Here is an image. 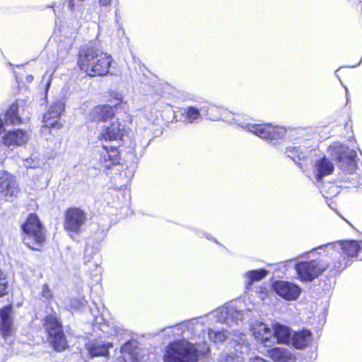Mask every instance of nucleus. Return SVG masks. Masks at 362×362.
I'll use <instances>...</instances> for the list:
<instances>
[{"label": "nucleus", "instance_id": "nucleus-28", "mask_svg": "<svg viewBox=\"0 0 362 362\" xmlns=\"http://www.w3.org/2000/svg\"><path fill=\"white\" fill-rule=\"evenodd\" d=\"M8 283L6 274L0 269V298L8 294Z\"/></svg>", "mask_w": 362, "mask_h": 362}, {"label": "nucleus", "instance_id": "nucleus-26", "mask_svg": "<svg viewBox=\"0 0 362 362\" xmlns=\"http://www.w3.org/2000/svg\"><path fill=\"white\" fill-rule=\"evenodd\" d=\"M267 274V271L265 269L258 270H250L247 272L246 276L248 279L247 285H251L255 281H259L264 279Z\"/></svg>", "mask_w": 362, "mask_h": 362}, {"label": "nucleus", "instance_id": "nucleus-27", "mask_svg": "<svg viewBox=\"0 0 362 362\" xmlns=\"http://www.w3.org/2000/svg\"><path fill=\"white\" fill-rule=\"evenodd\" d=\"M136 346L134 344V342L132 341H127L120 347V353L121 354H129L133 356H138V353L136 351Z\"/></svg>", "mask_w": 362, "mask_h": 362}, {"label": "nucleus", "instance_id": "nucleus-25", "mask_svg": "<svg viewBox=\"0 0 362 362\" xmlns=\"http://www.w3.org/2000/svg\"><path fill=\"white\" fill-rule=\"evenodd\" d=\"M182 116L185 122L192 124L202 118L201 110L194 106H188L184 109Z\"/></svg>", "mask_w": 362, "mask_h": 362}, {"label": "nucleus", "instance_id": "nucleus-3", "mask_svg": "<svg viewBox=\"0 0 362 362\" xmlns=\"http://www.w3.org/2000/svg\"><path fill=\"white\" fill-rule=\"evenodd\" d=\"M23 240L33 250H40L46 243V228L35 213L28 214L21 225Z\"/></svg>", "mask_w": 362, "mask_h": 362}, {"label": "nucleus", "instance_id": "nucleus-15", "mask_svg": "<svg viewBox=\"0 0 362 362\" xmlns=\"http://www.w3.org/2000/svg\"><path fill=\"white\" fill-rule=\"evenodd\" d=\"M60 115L59 108L51 106L44 115L42 130L51 132L53 129H60L62 127Z\"/></svg>", "mask_w": 362, "mask_h": 362}, {"label": "nucleus", "instance_id": "nucleus-31", "mask_svg": "<svg viewBox=\"0 0 362 362\" xmlns=\"http://www.w3.org/2000/svg\"><path fill=\"white\" fill-rule=\"evenodd\" d=\"M117 362H139L138 356H133L129 354H121L117 360Z\"/></svg>", "mask_w": 362, "mask_h": 362}, {"label": "nucleus", "instance_id": "nucleus-16", "mask_svg": "<svg viewBox=\"0 0 362 362\" xmlns=\"http://www.w3.org/2000/svg\"><path fill=\"white\" fill-rule=\"evenodd\" d=\"M29 139L27 132L24 129H17L7 131L4 134L3 146L7 147H17L25 144Z\"/></svg>", "mask_w": 362, "mask_h": 362}, {"label": "nucleus", "instance_id": "nucleus-13", "mask_svg": "<svg viewBox=\"0 0 362 362\" xmlns=\"http://www.w3.org/2000/svg\"><path fill=\"white\" fill-rule=\"evenodd\" d=\"M13 306L6 305L0 309V334L7 339L13 334Z\"/></svg>", "mask_w": 362, "mask_h": 362}, {"label": "nucleus", "instance_id": "nucleus-23", "mask_svg": "<svg viewBox=\"0 0 362 362\" xmlns=\"http://www.w3.org/2000/svg\"><path fill=\"white\" fill-rule=\"evenodd\" d=\"M342 251V256L347 257H357L361 251L360 243L356 240H343L339 243Z\"/></svg>", "mask_w": 362, "mask_h": 362}, {"label": "nucleus", "instance_id": "nucleus-37", "mask_svg": "<svg viewBox=\"0 0 362 362\" xmlns=\"http://www.w3.org/2000/svg\"><path fill=\"white\" fill-rule=\"evenodd\" d=\"M25 79L28 83H31L33 81L34 78L32 75H28Z\"/></svg>", "mask_w": 362, "mask_h": 362}, {"label": "nucleus", "instance_id": "nucleus-38", "mask_svg": "<svg viewBox=\"0 0 362 362\" xmlns=\"http://www.w3.org/2000/svg\"><path fill=\"white\" fill-rule=\"evenodd\" d=\"M358 1H359L360 3H362V0H358Z\"/></svg>", "mask_w": 362, "mask_h": 362}, {"label": "nucleus", "instance_id": "nucleus-29", "mask_svg": "<svg viewBox=\"0 0 362 362\" xmlns=\"http://www.w3.org/2000/svg\"><path fill=\"white\" fill-rule=\"evenodd\" d=\"M336 160L341 163V168L344 166V163H351L354 162V158L348 155L346 151L339 152L336 156Z\"/></svg>", "mask_w": 362, "mask_h": 362}, {"label": "nucleus", "instance_id": "nucleus-5", "mask_svg": "<svg viewBox=\"0 0 362 362\" xmlns=\"http://www.w3.org/2000/svg\"><path fill=\"white\" fill-rule=\"evenodd\" d=\"M86 211L79 206H70L64 211L63 228L70 236L82 233L88 222Z\"/></svg>", "mask_w": 362, "mask_h": 362}, {"label": "nucleus", "instance_id": "nucleus-9", "mask_svg": "<svg viewBox=\"0 0 362 362\" xmlns=\"http://www.w3.org/2000/svg\"><path fill=\"white\" fill-rule=\"evenodd\" d=\"M247 128L250 132L267 141L283 139L287 133L285 127L271 123L248 124Z\"/></svg>", "mask_w": 362, "mask_h": 362}, {"label": "nucleus", "instance_id": "nucleus-7", "mask_svg": "<svg viewBox=\"0 0 362 362\" xmlns=\"http://www.w3.org/2000/svg\"><path fill=\"white\" fill-rule=\"evenodd\" d=\"M322 255L317 259L298 262L295 265L298 278L302 281H311L325 272Z\"/></svg>", "mask_w": 362, "mask_h": 362}, {"label": "nucleus", "instance_id": "nucleus-24", "mask_svg": "<svg viewBox=\"0 0 362 362\" xmlns=\"http://www.w3.org/2000/svg\"><path fill=\"white\" fill-rule=\"evenodd\" d=\"M19 104L14 102L9 105L4 114L6 124L11 125H19L23 123V119L18 113Z\"/></svg>", "mask_w": 362, "mask_h": 362}, {"label": "nucleus", "instance_id": "nucleus-20", "mask_svg": "<svg viewBox=\"0 0 362 362\" xmlns=\"http://www.w3.org/2000/svg\"><path fill=\"white\" fill-rule=\"evenodd\" d=\"M272 330L273 337L276 338L277 344H290L292 333L289 327L276 322L273 325Z\"/></svg>", "mask_w": 362, "mask_h": 362}, {"label": "nucleus", "instance_id": "nucleus-1", "mask_svg": "<svg viewBox=\"0 0 362 362\" xmlns=\"http://www.w3.org/2000/svg\"><path fill=\"white\" fill-rule=\"evenodd\" d=\"M76 60L81 73L90 77H98L110 73L112 57L96 45L90 44L78 48Z\"/></svg>", "mask_w": 362, "mask_h": 362}, {"label": "nucleus", "instance_id": "nucleus-36", "mask_svg": "<svg viewBox=\"0 0 362 362\" xmlns=\"http://www.w3.org/2000/svg\"><path fill=\"white\" fill-rule=\"evenodd\" d=\"M78 1L81 2L84 0H78ZM68 6L70 9L73 10L75 7V0H68Z\"/></svg>", "mask_w": 362, "mask_h": 362}, {"label": "nucleus", "instance_id": "nucleus-6", "mask_svg": "<svg viewBox=\"0 0 362 362\" xmlns=\"http://www.w3.org/2000/svg\"><path fill=\"white\" fill-rule=\"evenodd\" d=\"M168 348L171 354L165 358L164 362H198L199 352L192 344L175 341Z\"/></svg>", "mask_w": 362, "mask_h": 362}, {"label": "nucleus", "instance_id": "nucleus-19", "mask_svg": "<svg viewBox=\"0 0 362 362\" xmlns=\"http://www.w3.org/2000/svg\"><path fill=\"white\" fill-rule=\"evenodd\" d=\"M112 346L113 344L111 342L103 343L100 341L93 340L86 345V349L90 358L98 356L107 357L110 354L109 350Z\"/></svg>", "mask_w": 362, "mask_h": 362}, {"label": "nucleus", "instance_id": "nucleus-4", "mask_svg": "<svg viewBox=\"0 0 362 362\" xmlns=\"http://www.w3.org/2000/svg\"><path fill=\"white\" fill-rule=\"evenodd\" d=\"M42 326L47 334V339L52 349L57 352H62L69 349L63 324L56 314L45 316Z\"/></svg>", "mask_w": 362, "mask_h": 362}, {"label": "nucleus", "instance_id": "nucleus-12", "mask_svg": "<svg viewBox=\"0 0 362 362\" xmlns=\"http://www.w3.org/2000/svg\"><path fill=\"white\" fill-rule=\"evenodd\" d=\"M102 151L99 154V162L106 170L120 164L121 151L119 146L103 144Z\"/></svg>", "mask_w": 362, "mask_h": 362}, {"label": "nucleus", "instance_id": "nucleus-34", "mask_svg": "<svg viewBox=\"0 0 362 362\" xmlns=\"http://www.w3.org/2000/svg\"><path fill=\"white\" fill-rule=\"evenodd\" d=\"M299 152V148L298 147H288L286 148V153H288V156L295 159L296 157L299 158V155L296 154Z\"/></svg>", "mask_w": 362, "mask_h": 362}, {"label": "nucleus", "instance_id": "nucleus-32", "mask_svg": "<svg viewBox=\"0 0 362 362\" xmlns=\"http://www.w3.org/2000/svg\"><path fill=\"white\" fill-rule=\"evenodd\" d=\"M117 1V0H98V6L100 11H102V9L110 11L112 5Z\"/></svg>", "mask_w": 362, "mask_h": 362}, {"label": "nucleus", "instance_id": "nucleus-35", "mask_svg": "<svg viewBox=\"0 0 362 362\" xmlns=\"http://www.w3.org/2000/svg\"><path fill=\"white\" fill-rule=\"evenodd\" d=\"M4 128V124L2 119H0V145H3L4 139V134L6 132Z\"/></svg>", "mask_w": 362, "mask_h": 362}, {"label": "nucleus", "instance_id": "nucleus-8", "mask_svg": "<svg viewBox=\"0 0 362 362\" xmlns=\"http://www.w3.org/2000/svg\"><path fill=\"white\" fill-rule=\"evenodd\" d=\"M129 127L124 121L119 119L111 122L108 125L103 127L97 136L98 141L101 143L111 141H123L124 138L129 133Z\"/></svg>", "mask_w": 362, "mask_h": 362}, {"label": "nucleus", "instance_id": "nucleus-22", "mask_svg": "<svg viewBox=\"0 0 362 362\" xmlns=\"http://www.w3.org/2000/svg\"><path fill=\"white\" fill-rule=\"evenodd\" d=\"M315 168V176L317 181H320L323 177L332 174L334 169L332 162L325 156H323L317 161Z\"/></svg>", "mask_w": 362, "mask_h": 362}, {"label": "nucleus", "instance_id": "nucleus-10", "mask_svg": "<svg viewBox=\"0 0 362 362\" xmlns=\"http://www.w3.org/2000/svg\"><path fill=\"white\" fill-rule=\"evenodd\" d=\"M19 192L16 176L6 170L0 171V201L11 202Z\"/></svg>", "mask_w": 362, "mask_h": 362}, {"label": "nucleus", "instance_id": "nucleus-33", "mask_svg": "<svg viewBox=\"0 0 362 362\" xmlns=\"http://www.w3.org/2000/svg\"><path fill=\"white\" fill-rule=\"evenodd\" d=\"M42 296L47 300H51L53 298V294L47 284L42 285Z\"/></svg>", "mask_w": 362, "mask_h": 362}, {"label": "nucleus", "instance_id": "nucleus-11", "mask_svg": "<svg viewBox=\"0 0 362 362\" xmlns=\"http://www.w3.org/2000/svg\"><path fill=\"white\" fill-rule=\"evenodd\" d=\"M272 290L278 296L287 300H296L301 292L300 288L291 282L277 280L272 284Z\"/></svg>", "mask_w": 362, "mask_h": 362}, {"label": "nucleus", "instance_id": "nucleus-2", "mask_svg": "<svg viewBox=\"0 0 362 362\" xmlns=\"http://www.w3.org/2000/svg\"><path fill=\"white\" fill-rule=\"evenodd\" d=\"M105 100V103L95 105L89 111L88 118L91 122L105 123L111 121L120 112L127 113V102L118 92L108 91Z\"/></svg>", "mask_w": 362, "mask_h": 362}, {"label": "nucleus", "instance_id": "nucleus-17", "mask_svg": "<svg viewBox=\"0 0 362 362\" xmlns=\"http://www.w3.org/2000/svg\"><path fill=\"white\" fill-rule=\"evenodd\" d=\"M266 356L273 362H296L295 353L284 347H272L267 350Z\"/></svg>", "mask_w": 362, "mask_h": 362}, {"label": "nucleus", "instance_id": "nucleus-18", "mask_svg": "<svg viewBox=\"0 0 362 362\" xmlns=\"http://www.w3.org/2000/svg\"><path fill=\"white\" fill-rule=\"evenodd\" d=\"M325 271H328L331 276H336L339 274L346 266L347 262L344 257L341 259L339 257H333V255L323 254L322 255Z\"/></svg>", "mask_w": 362, "mask_h": 362}, {"label": "nucleus", "instance_id": "nucleus-39", "mask_svg": "<svg viewBox=\"0 0 362 362\" xmlns=\"http://www.w3.org/2000/svg\"><path fill=\"white\" fill-rule=\"evenodd\" d=\"M361 259H362V256L360 257Z\"/></svg>", "mask_w": 362, "mask_h": 362}, {"label": "nucleus", "instance_id": "nucleus-21", "mask_svg": "<svg viewBox=\"0 0 362 362\" xmlns=\"http://www.w3.org/2000/svg\"><path fill=\"white\" fill-rule=\"evenodd\" d=\"M311 336L312 333L310 330L302 329L294 332L291 334L290 344L296 349H303L308 346Z\"/></svg>", "mask_w": 362, "mask_h": 362}, {"label": "nucleus", "instance_id": "nucleus-30", "mask_svg": "<svg viewBox=\"0 0 362 362\" xmlns=\"http://www.w3.org/2000/svg\"><path fill=\"white\" fill-rule=\"evenodd\" d=\"M219 110L214 105L209 106L206 110V115L208 118L212 120H218L220 117L216 115V112H218Z\"/></svg>", "mask_w": 362, "mask_h": 362}, {"label": "nucleus", "instance_id": "nucleus-14", "mask_svg": "<svg viewBox=\"0 0 362 362\" xmlns=\"http://www.w3.org/2000/svg\"><path fill=\"white\" fill-rule=\"evenodd\" d=\"M251 331L256 341L263 346L270 347L273 344L272 331L264 323L256 322L252 325Z\"/></svg>", "mask_w": 362, "mask_h": 362}]
</instances>
